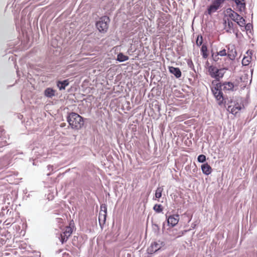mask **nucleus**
Masks as SVG:
<instances>
[{"mask_svg":"<svg viewBox=\"0 0 257 257\" xmlns=\"http://www.w3.org/2000/svg\"><path fill=\"white\" fill-rule=\"evenodd\" d=\"M248 28H249V26H248V25L247 24V25H246L245 26V29H246V30H248Z\"/></svg>","mask_w":257,"mask_h":257,"instance_id":"obj_30","label":"nucleus"},{"mask_svg":"<svg viewBox=\"0 0 257 257\" xmlns=\"http://www.w3.org/2000/svg\"><path fill=\"white\" fill-rule=\"evenodd\" d=\"M127 56L123 55L122 53H119L117 55V60L119 62H123L128 59Z\"/></svg>","mask_w":257,"mask_h":257,"instance_id":"obj_19","label":"nucleus"},{"mask_svg":"<svg viewBox=\"0 0 257 257\" xmlns=\"http://www.w3.org/2000/svg\"><path fill=\"white\" fill-rule=\"evenodd\" d=\"M170 72L174 74L176 78H180L181 76V72L179 68L170 66L169 67Z\"/></svg>","mask_w":257,"mask_h":257,"instance_id":"obj_12","label":"nucleus"},{"mask_svg":"<svg viewBox=\"0 0 257 257\" xmlns=\"http://www.w3.org/2000/svg\"><path fill=\"white\" fill-rule=\"evenodd\" d=\"M187 63L188 67L192 69H194V66L193 63L191 59H188L187 60Z\"/></svg>","mask_w":257,"mask_h":257,"instance_id":"obj_27","label":"nucleus"},{"mask_svg":"<svg viewBox=\"0 0 257 257\" xmlns=\"http://www.w3.org/2000/svg\"><path fill=\"white\" fill-rule=\"evenodd\" d=\"M153 209L157 213H160L163 211V207L161 204H155L153 207Z\"/></svg>","mask_w":257,"mask_h":257,"instance_id":"obj_23","label":"nucleus"},{"mask_svg":"<svg viewBox=\"0 0 257 257\" xmlns=\"http://www.w3.org/2000/svg\"><path fill=\"white\" fill-rule=\"evenodd\" d=\"M198 161L200 163H203L206 161V156L204 155H200L197 158Z\"/></svg>","mask_w":257,"mask_h":257,"instance_id":"obj_24","label":"nucleus"},{"mask_svg":"<svg viewBox=\"0 0 257 257\" xmlns=\"http://www.w3.org/2000/svg\"><path fill=\"white\" fill-rule=\"evenodd\" d=\"M45 95L48 97H52L55 95V90L52 88H48L45 90Z\"/></svg>","mask_w":257,"mask_h":257,"instance_id":"obj_17","label":"nucleus"},{"mask_svg":"<svg viewBox=\"0 0 257 257\" xmlns=\"http://www.w3.org/2000/svg\"><path fill=\"white\" fill-rule=\"evenodd\" d=\"M60 127H64V126H66V123H65V122H62V123H61L60 124Z\"/></svg>","mask_w":257,"mask_h":257,"instance_id":"obj_29","label":"nucleus"},{"mask_svg":"<svg viewBox=\"0 0 257 257\" xmlns=\"http://www.w3.org/2000/svg\"><path fill=\"white\" fill-rule=\"evenodd\" d=\"M251 57L250 56H244L242 60V64L244 66H247L251 61Z\"/></svg>","mask_w":257,"mask_h":257,"instance_id":"obj_20","label":"nucleus"},{"mask_svg":"<svg viewBox=\"0 0 257 257\" xmlns=\"http://www.w3.org/2000/svg\"><path fill=\"white\" fill-rule=\"evenodd\" d=\"M230 13L228 14L229 17L233 21L236 19V18H239V15L234 11L230 10Z\"/></svg>","mask_w":257,"mask_h":257,"instance_id":"obj_22","label":"nucleus"},{"mask_svg":"<svg viewBox=\"0 0 257 257\" xmlns=\"http://www.w3.org/2000/svg\"><path fill=\"white\" fill-rule=\"evenodd\" d=\"M227 55L226 50L225 49H221L219 51H217L216 53H213L212 54L213 59L217 62L219 60V56L223 57Z\"/></svg>","mask_w":257,"mask_h":257,"instance_id":"obj_9","label":"nucleus"},{"mask_svg":"<svg viewBox=\"0 0 257 257\" xmlns=\"http://www.w3.org/2000/svg\"><path fill=\"white\" fill-rule=\"evenodd\" d=\"M162 244L163 242L159 241V242H157L155 241L153 242L148 249V252L150 253H153L156 252L161 248Z\"/></svg>","mask_w":257,"mask_h":257,"instance_id":"obj_8","label":"nucleus"},{"mask_svg":"<svg viewBox=\"0 0 257 257\" xmlns=\"http://www.w3.org/2000/svg\"><path fill=\"white\" fill-rule=\"evenodd\" d=\"M237 24L240 27H244L245 26V21L243 18V17H241V18H240L239 21L237 22Z\"/></svg>","mask_w":257,"mask_h":257,"instance_id":"obj_25","label":"nucleus"},{"mask_svg":"<svg viewBox=\"0 0 257 257\" xmlns=\"http://www.w3.org/2000/svg\"><path fill=\"white\" fill-rule=\"evenodd\" d=\"M243 108H244L243 104H239L238 103H236L234 104V105L231 109V112L232 114H236L239 111H240Z\"/></svg>","mask_w":257,"mask_h":257,"instance_id":"obj_14","label":"nucleus"},{"mask_svg":"<svg viewBox=\"0 0 257 257\" xmlns=\"http://www.w3.org/2000/svg\"><path fill=\"white\" fill-rule=\"evenodd\" d=\"M163 191V188L162 187H158L156 190L155 192V198L156 199H159L162 196V193Z\"/></svg>","mask_w":257,"mask_h":257,"instance_id":"obj_21","label":"nucleus"},{"mask_svg":"<svg viewBox=\"0 0 257 257\" xmlns=\"http://www.w3.org/2000/svg\"><path fill=\"white\" fill-rule=\"evenodd\" d=\"M213 85L211 88V91L215 97L217 103L219 105L225 104V101L223 95L222 90L224 91H232L233 90L234 84L230 82H225L223 83H216V81H213L212 82Z\"/></svg>","mask_w":257,"mask_h":257,"instance_id":"obj_1","label":"nucleus"},{"mask_svg":"<svg viewBox=\"0 0 257 257\" xmlns=\"http://www.w3.org/2000/svg\"><path fill=\"white\" fill-rule=\"evenodd\" d=\"M203 42V39L202 37L201 36H198L196 39V44L197 46H201Z\"/></svg>","mask_w":257,"mask_h":257,"instance_id":"obj_26","label":"nucleus"},{"mask_svg":"<svg viewBox=\"0 0 257 257\" xmlns=\"http://www.w3.org/2000/svg\"><path fill=\"white\" fill-rule=\"evenodd\" d=\"M109 22V17L103 16L96 23V27L100 33H105L108 30Z\"/></svg>","mask_w":257,"mask_h":257,"instance_id":"obj_5","label":"nucleus"},{"mask_svg":"<svg viewBox=\"0 0 257 257\" xmlns=\"http://www.w3.org/2000/svg\"><path fill=\"white\" fill-rule=\"evenodd\" d=\"M107 215V207L105 204L101 205L100 210L98 216V220L101 224V223H104L106 220Z\"/></svg>","mask_w":257,"mask_h":257,"instance_id":"obj_6","label":"nucleus"},{"mask_svg":"<svg viewBox=\"0 0 257 257\" xmlns=\"http://www.w3.org/2000/svg\"><path fill=\"white\" fill-rule=\"evenodd\" d=\"M201 53L202 57L206 59L208 56L207 47L205 45H203L201 48Z\"/></svg>","mask_w":257,"mask_h":257,"instance_id":"obj_16","label":"nucleus"},{"mask_svg":"<svg viewBox=\"0 0 257 257\" xmlns=\"http://www.w3.org/2000/svg\"><path fill=\"white\" fill-rule=\"evenodd\" d=\"M166 217L168 225L172 227H174L178 224L180 218L178 214H173L168 217L166 216Z\"/></svg>","mask_w":257,"mask_h":257,"instance_id":"obj_7","label":"nucleus"},{"mask_svg":"<svg viewBox=\"0 0 257 257\" xmlns=\"http://www.w3.org/2000/svg\"><path fill=\"white\" fill-rule=\"evenodd\" d=\"M74 227L73 220L70 222L69 225L60 226V231L56 235L62 244L67 241L73 232Z\"/></svg>","mask_w":257,"mask_h":257,"instance_id":"obj_2","label":"nucleus"},{"mask_svg":"<svg viewBox=\"0 0 257 257\" xmlns=\"http://www.w3.org/2000/svg\"><path fill=\"white\" fill-rule=\"evenodd\" d=\"M226 53L227 57L231 60H234L237 55L236 50L233 46L231 48L228 47Z\"/></svg>","mask_w":257,"mask_h":257,"instance_id":"obj_10","label":"nucleus"},{"mask_svg":"<svg viewBox=\"0 0 257 257\" xmlns=\"http://www.w3.org/2000/svg\"><path fill=\"white\" fill-rule=\"evenodd\" d=\"M225 68L218 69L215 66L210 65L208 67V71L210 76L216 80L215 81H218L220 78H222L225 72Z\"/></svg>","mask_w":257,"mask_h":257,"instance_id":"obj_4","label":"nucleus"},{"mask_svg":"<svg viewBox=\"0 0 257 257\" xmlns=\"http://www.w3.org/2000/svg\"><path fill=\"white\" fill-rule=\"evenodd\" d=\"M224 28L227 32H230L233 28V23L229 19V18L224 19Z\"/></svg>","mask_w":257,"mask_h":257,"instance_id":"obj_11","label":"nucleus"},{"mask_svg":"<svg viewBox=\"0 0 257 257\" xmlns=\"http://www.w3.org/2000/svg\"><path fill=\"white\" fill-rule=\"evenodd\" d=\"M241 17H241L239 15V18H236V19H235L233 21L235 22L237 24V22H238L239 21L240 18H241Z\"/></svg>","mask_w":257,"mask_h":257,"instance_id":"obj_28","label":"nucleus"},{"mask_svg":"<svg viewBox=\"0 0 257 257\" xmlns=\"http://www.w3.org/2000/svg\"><path fill=\"white\" fill-rule=\"evenodd\" d=\"M235 3L236 4L237 8L239 11H242L245 9V3H241L239 0H235Z\"/></svg>","mask_w":257,"mask_h":257,"instance_id":"obj_18","label":"nucleus"},{"mask_svg":"<svg viewBox=\"0 0 257 257\" xmlns=\"http://www.w3.org/2000/svg\"><path fill=\"white\" fill-rule=\"evenodd\" d=\"M67 120L73 129L79 130L83 125V117L75 112L69 113L67 117Z\"/></svg>","mask_w":257,"mask_h":257,"instance_id":"obj_3","label":"nucleus"},{"mask_svg":"<svg viewBox=\"0 0 257 257\" xmlns=\"http://www.w3.org/2000/svg\"><path fill=\"white\" fill-rule=\"evenodd\" d=\"M201 170L202 172L206 175L210 174L212 172V168L208 163L202 165Z\"/></svg>","mask_w":257,"mask_h":257,"instance_id":"obj_13","label":"nucleus"},{"mask_svg":"<svg viewBox=\"0 0 257 257\" xmlns=\"http://www.w3.org/2000/svg\"><path fill=\"white\" fill-rule=\"evenodd\" d=\"M69 82L68 80H65L63 81H58L57 85L60 90L65 89V87L68 85Z\"/></svg>","mask_w":257,"mask_h":257,"instance_id":"obj_15","label":"nucleus"}]
</instances>
